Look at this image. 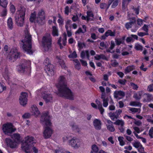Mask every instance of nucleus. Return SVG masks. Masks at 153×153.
I'll return each mask as SVG.
<instances>
[{
	"instance_id": "f257e3e1",
	"label": "nucleus",
	"mask_w": 153,
	"mask_h": 153,
	"mask_svg": "<svg viewBox=\"0 0 153 153\" xmlns=\"http://www.w3.org/2000/svg\"><path fill=\"white\" fill-rule=\"evenodd\" d=\"M56 86L58 89V91L56 93L59 96L64 97L70 100L74 99V94L67 87L64 76H60L58 82L56 85Z\"/></svg>"
},
{
	"instance_id": "f03ea898",
	"label": "nucleus",
	"mask_w": 153,
	"mask_h": 153,
	"mask_svg": "<svg viewBox=\"0 0 153 153\" xmlns=\"http://www.w3.org/2000/svg\"><path fill=\"white\" fill-rule=\"evenodd\" d=\"M50 119L48 112H45L43 113L40 120L42 123L45 126L43 134L44 138L46 139L50 138L53 132L51 127V123Z\"/></svg>"
},
{
	"instance_id": "7ed1b4c3",
	"label": "nucleus",
	"mask_w": 153,
	"mask_h": 153,
	"mask_svg": "<svg viewBox=\"0 0 153 153\" xmlns=\"http://www.w3.org/2000/svg\"><path fill=\"white\" fill-rule=\"evenodd\" d=\"M25 38L20 42L21 47L23 51L27 53L31 54L33 52L31 47V37L28 30L25 31Z\"/></svg>"
},
{
	"instance_id": "20e7f679",
	"label": "nucleus",
	"mask_w": 153,
	"mask_h": 153,
	"mask_svg": "<svg viewBox=\"0 0 153 153\" xmlns=\"http://www.w3.org/2000/svg\"><path fill=\"white\" fill-rule=\"evenodd\" d=\"M34 138L30 136H27L25 138V140L22 144V149L26 153H31L32 150L34 153H38V149L35 147H32Z\"/></svg>"
},
{
	"instance_id": "39448f33",
	"label": "nucleus",
	"mask_w": 153,
	"mask_h": 153,
	"mask_svg": "<svg viewBox=\"0 0 153 153\" xmlns=\"http://www.w3.org/2000/svg\"><path fill=\"white\" fill-rule=\"evenodd\" d=\"M62 139L64 142L68 141V144L74 149H79L82 145V141L76 137L71 138L70 136H66L64 137Z\"/></svg>"
},
{
	"instance_id": "423d86ee",
	"label": "nucleus",
	"mask_w": 153,
	"mask_h": 153,
	"mask_svg": "<svg viewBox=\"0 0 153 153\" xmlns=\"http://www.w3.org/2000/svg\"><path fill=\"white\" fill-rule=\"evenodd\" d=\"M25 12V9L22 8L20 10H18L15 17V21L17 25L19 27H22L24 22Z\"/></svg>"
},
{
	"instance_id": "0eeeda50",
	"label": "nucleus",
	"mask_w": 153,
	"mask_h": 153,
	"mask_svg": "<svg viewBox=\"0 0 153 153\" xmlns=\"http://www.w3.org/2000/svg\"><path fill=\"white\" fill-rule=\"evenodd\" d=\"M48 90L46 87L42 88L38 91V94H41L42 97L46 103H52L54 100L53 96L51 94H48Z\"/></svg>"
},
{
	"instance_id": "6e6552de",
	"label": "nucleus",
	"mask_w": 153,
	"mask_h": 153,
	"mask_svg": "<svg viewBox=\"0 0 153 153\" xmlns=\"http://www.w3.org/2000/svg\"><path fill=\"white\" fill-rule=\"evenodd\" d=\"M51 37L50 34H47L43 37L42 44L44 51H48L51 50Z\"/></svg>"
},
{
	"instance_id": "1a4fd4ad",
	"label": "nucleus",
	"mask_w": 153,
	"mask_h": 153,
	"mask_svg": "<svg viewBox=\"0 0 153 153\" xmlns=\"http://www.w3.org/2000/svg\"><path fill=\"white\" fill-rule=\"evenodd\" d=\"M2 130L5 134L10 135L14 132L16 129L12 123H8L3 125Z\"/></svg>"
},
{
	"instance_id": "9d476101",
	"label": "nucleus",
	"mask_w": 153,
	"mask_h": 153,
	"mask_svg": "<svg viewBox=\"0 0 153 153\" xmlns=\"http://www.w3.org/2000/svg\"><path fill=\"white\" fill-rule=\"evenodd\" d=\"M31 62L29 60H23L21 64L17 66L18 71L21 73H24L25 69L27 68L29 70L31 69Z\"/></svg>"
},
{
	"instance_id": "9b49d317",
	"label": "nucleus",
	"mask_w": 153,
	"mask_h": 153,
	"mask_svg": "<svg viewBox=\"0 0 153 153\" xmlns=\"http://www.w3.org/2000/svg\"><path fill=\"white\" fill-rule=\"evenodd\" d=\"M28 94L25 92H22L19 97V101L20 104L24 106L27 104L28 101Z\"/></svg>"
},
{
	"instance_id": "f8f14e48",
	"label": "nucleus",
	"mask_w": 153,
	"mask_h": 153,
	"mask_svg": "<svg viewBox=\"0 0 153 153\" xmlns=\"http://www.w3.org/2000/svg\"><path fill=\"white\" fill-rule=\"evenodd\" d=\"M19 55V53L16 48L12 49L9 53L8 57L9 59L14 61V60L17 58Z\"/></svg>"
},
{
	"instance_id": "ddd939ff",
	"label": "nucleus",
	"mask_w": 153,
	"mask_h": 153,
	"mask_svg": "<svg viewBox=\"0 0 153 153\" xmlns=\"http://www.w3.org/2000/svg\"><path fill=\"white\" fill-rule=\"evenodd\" d=\"M37 16L39 23L41 24L45 19V13L44 11L42 9L39 10L38 12Z\"/></svg>"
},
{
	"instance_id": "4468645a",
	"label": "nucleus",
	"mask_w": 153,
	"mask_h": 153,
	"mask_svg": "<svg viewBox=\"0 0 153 153\" xmlns=\"http://www.w3.org/2000/svg\"><path fill=\"white\" fill-rule=\"evenodd\" d=\"M30 111L32 115L36 117H38L40 114L38 108L35 105H33L31 106Z\"/></svg>"
},
{
	"instance_id": "2eb2a0df",
	"label": "nucleus",
	"mask_w": 153,
	"mask_h": 153,
	"mask_svg": "<svg viewBox=\"0 0 153 153\" xmlns=\"http://www.w3.org/2000/svg\"><path fill=\"white\" fill-rule=\"evenodd\" d=\"M116 125L119 126L118 129L121 132H123L124 131V125L125 122L122 120H117L114 123Z\"/></svg>"
},
{
	"instance_id": "dca6fc26",
	"label": "nucleus",
	"mask_w": 153,
	"mask_h": 153,
	"mask_svg": "<svg viewBox=\"0 0 153 153\" xmlns=\"http://www.w3.org/2000/svg\"><path fill=\"white\" fill-rule=\"evenodd\" d=\"M67 42L66 35V34H64L62 37H60L58 41V43L59 45L60 48L62 49L63 46H65Z\"/></svg>"
},
{
	"instance_id": "f3484780",
	"label": "nucleus",
	"mask_w": 153,
	"mask_h": 153,
	"mask_svg": "<svg viewBox=\"0 0 153 153\" xmlns=\"http://www.w3.org/2000/svg\"><path fill=\"white\" fill-rule=\"evenodd\" d=\"M53 68V66L52 65H50L45 66V70L48 76H52L54 75Z\"/></svg>"
},
{
	"instance_id": "a211bd4d",
	"label": "nucleus",
	"mask_w": 153,
	"mask_h": 153,
	"mask_svg": "<svg viewBox=\"0 0 153 153\" xmlns=\"http://www.w3.org/2000/svg\"><path fill=\"white\" fill-rule=\"evenodd\" d=\"M6 142L7 145L12 148H16L18 144L17 142L13 141L8 138L6 139Z\"/></svg>"
},
{
	"instance_id": "6ab92c4d",
	"label": "nucleus",
	"mask_w": 153,
	"mask_h": 153,
	"mask_svg": "<svg viewBox=\"0 0 153 153\" xmlns=\"http://www.w3.org/2000/svg\"><path fill=\"white\" fill-rule=\"evenodd\" d=\"M125 95V93L121 91H116L114 92V97L118 100L122 99Z\"/></svg>"
},
{
	"instance_id": "aec40b11",
	"label": "nucleus",
	"mask_w": 153,
	"mask_h": 153,
	"mask_svg": "<svg viewBox=\"0 0 153 153\" xmlns=\"http://www.w3.org/2000/svg\"><path fill=\"white\" fill-rule=\"evenodd\" d=\"M30 20L32 22L39 23L38 20L37 18L36 13V11H34L31 13Z\"/></svg>"
},
{
	"instance_id": "412c9836",
	"label": "nucleus",
	"mask_w": 153,
	"mask_h": 153,
	"mask_svg": "<svg viewBox=\"0 0 153 153\" xmlns=\"http://www.w3.org/2000/svg\"><path fill=\"white\" fill-rule=\"evenodd\" d=\"M133 146L136 148H138L139 151L143 152L144 151V148L140 143L139 142H135L132 143Z\"/></svg>"
},
{
	"instance_id": "4be33fe9",
	"label": "nucleus",
	"mask_w": 153,
	"mask_h": 153,
	"mask_svg": "<svg viewBox=\"0 0 153 153\" xmlns=\"http://www.w3.org/2000/svg\"><path fill=\"white\" fill-rule=\"evenodd\" d=\"M120 1V0H109L108 1V6L107 9L111 4H112L111 6V8H115L118 5Z\"/></svg>"
},
{
	"instance_id": "5701e85b",
	"label": "nucleus",
	"mask_w": 153,
	"mask_h": 153,
	"mask_svg": "<svg viewBox=\"0 0 153 153\" xmlns=\"http://www.w3.org/2000/svg\"><path fill=\"white\" fill-rule=\"evenodd\" d=\"M108 124H107V129L111 132H113L115 129L114 126L113 125V123L110 120H107Z\"/></svg>"
},
{
	"instance_id": "b1692460",
	"label": "nucleus",
	"mask_w": 153,
	"mask_h": 153,
	"mask_svg": "<svg viewBox=\"0 0 153 153\" xmlns=\"http://www.w3.org/2000/svg\"><path fill=\"white\" fill-rule=\"evenodd\" d=\"M144 92L143 91H138L135 93L133 96V97L136 100H140L143 96Z\"/></svg>"
},
{
	"instance_id": "393cba45",
	"label": "nucleus",
	"mask_w": 153,
	"mask_h": 153,
	"mask_svg": "<svg viewBox=\"0 0 153 153\" xmlns=\"http://www.w3.org/2000/svg\"><path fill=\"white\" fill-rule=\"evenodd\" d=\"M143 96V98L142 99V100L144 102H148L150 100H151L152 99V96L151 95L145 93L144 92Z\"/></svg>"
},
{
	"instance_id": "a878e982",
	"label": "nucleus",
	"mask_w": 153,
	"mask_h": 153,
	"mask_svg": "<svg viewBox=\"0 0 153 153\" xmlns=\"http://www.w3.org/2000/svg\"><path fill=\"white\" fill-rule=\"evenodd\" d=\"M93 124L95 128L97 130H100L101 128V123L100 121L97 119L94 120Z\"/></svg>"
},
{
	"instance_id": "bb28decb",
	"label": "nucleus",
	"mask_w": 153,
	"mask_h": 153,
	"mask_svg": "<svg viewBox=\"0 0 153 153\" xmlns=\"http://www.w3.org/2000/svg\"><path fill=\"white\" fill-rule=\"evenodd\" d=\"M12 137L14 141L17 142L18 144L19 143L21 138V136L18 133L14 134L12 135Z\"/></svg>"
},
{
	"instance_id": "cd10ccee",
	"label": "nucleus",
	"mask_w": 153,
	"mask_h": 153,
	"mask_svg": "<svg viewBox=\"0 0 153 153\" xmlns=\"http://www.w3.org/2000/svg\"><path fill=\"white\" fill-rule=\"evenodd\" d=\"M56 59L59 62L61 67L62 68H65L66 66L63 60L62 59V58L60 56H57Z\"/></svg>"
},
{
	"instance_id": "c85d7f7f",
	"label": "nucleus",
	"mask_w": 153,
	"mask_h": 153,
	"mask_svg": "<svg viewBox=\"0 0 153 153\" xmlns=\"http://www.w3.org/2000/svg\"><path fill=\"white\" fill-rule=\"evenodd\" d=\"M125 37L123 36L122 38H116L115 42L117 45H120L121 44H123L124 42Z\"/></svg>"
},
{
	"instance_id": "c756f323",
	"label": "nucleus",
	"mask_w": 153,
	"mask_h": 153,
	"mask_svg": "<svg viewBox=\"0 0 153 153\" xmlns=\"http://www.w3.org/2000/svg\"><path fill=\"white\" fill-rule=\"evenodd\" d=\"M96 102L98 105V109L100 111L101 113L102 114L104 111V109L102 107L101 102L97 100H96Z\"/></svg>"
},
{
	"instance_id": "7c9ffc66",
	"label": "nucleus",
	"mask_w": 153,
	"mask_h": 153,
	"mask_svg": "<svg viewBox=\"0 0 153 153\" xmlns=\"http://www.w3.org/2000/svg\"><path fill=\"white\" fill-rule=\"evenodd\" d=\"M103 94V93H102L101 97V98L102 99V104L104 107H106L108 105V98H105Z\"/></svg>"
},
{
	"instance_id": "2f4dec72",
	"label": "nucleus",
	"mask_w": 153,
	"mask_h": 153,
	"mask_svg": "<svg viewBox=\"0 0 153 153\" xmlns=\"http://www.w3.org/2000/svg\"><path fill=\"white\" fill-rule=\"evenodd\" d=\"M131 0H122V8L123 10H125L127 8V6Z\"/></svg>"
},
{
	"instance_id": "473e14b6",
	"label": "nucleus",
	"mask_w": 153,
	"mask_h": 153,
	"mask_svg": "<svg viewBox=\"0 0 153 153\" xmlns=\"http://www.w3.org/2000/svg\"><path fill=\"white\" fill-rule=\"evenodd\" d=\"M94 58L95 59L97 60H99L101 59L107 60V58L106 56L102 54H97L94 56Z\"/></svg>"
},
{
	"instance_id": "72a5a7b5",
	"label": "nucleus",
	"mask_w": 153,
	"mask_h": 153,
	"mask_svg": "<svg viewBox=\"0 0 153 153\" xmlns=\"http://www.w3.org/2000/svg\"><path fill=\"white\" fill-rule=\"evenodd\" d=\"M136 20L135 18H133L132 21L129 22L127 23L125 25V27L127 29H128L131 27L132 25L135 22Z\"/></svg>"
},
{
	"instance_id": "f704fd0d",
	"label": "nucleus",
	"mask_w": 153,
	"mask_h": 153,
	"mask_svg": "<svg viewBox=\"0 0 153 153\" xmlns=\"http://www.w3.org/2000/svg\"><path fill=\"white\" fill-rule=\"evenodd\" d=\"M7 22L8 27L10 30H12L13 27L12 19L11 17H9L7 19Z\"/></svg>"
},
{
	"instance_id": "c9c22d12",
	"label": "nucleus",
	"mask_w": 153,
	"mask_h": 153,
	"mask_svg": "<svg viewBox=\"0 0 153 153\" xmlns=\"http://www.w3.org/2000/svg\"><path fill=\"white\" fill-rule=\"evenodd\" d=\"M142 104L138 101H131L129 104V105L133 106H138L141 107L142 106Z\"/></svg>"
},
{
	"instance_id": "e433bc0d",
	"label": "nucleus",
	"mask_w": 153,
	"mask_h": 153,
	"mask_svg": "<svg viewBox=\"0 0 153 153\" xmlns=\"http://www.w3.org/2000/svg\"><path fill=\"white\" fill-rule=\"evenodd\" d=\"M135 68V67L133 65L128 66L125 70V73L127 74L130 72L131 71L134 69Z\"/></svg>"
},
{
	"instance_id": "4c0bfd02",
	"label": "nucleus",
	"mask_w": 153,
	"mask_h": 153,
	"mask_svg": "<svg viewBox=\"0 0 153 153\" xmlns=\"http://www.w3.org/2000/svg\"><path fill=\"white\" fill-rule=\"evenodd\" d=\"M81 56L82 58L86 56L88 59H89V55L88 51H82L81 54Z\"/></svg>"
},
{
	"instance_id": "58836bf2",
	"label": "nucleus",
	"mask_w": 153,
	"mask_h": 153,
	"mask_svg": "<svg viewBox=\"0 0 153 153\" xmlns=\"http://www.w3.org/2000/svg\"><path fill=\"white\" fill-rule=\"evenodd\" d=\"M71 22V21H67L66 23V25H65V27L67 30V35L68 37H70L71 36L72 33L71 31L68 30V26H69V24Z\"/></svg>"
},
{
	"instance_id": "ea45409f",
	"label": "nucleus",
	"mask_w": 153,
	"mask_h": 153,
	"mask_svg": "<svg viewBox=\"0 0 153 153\" xmlns=\"http://www.w3.org/2000/svg\"><path fill=\"white\" fill-rule=\"evenodd\" d=\"M87 20L88 21L90 20H92L94 16L92 12L91 11H88L87 12Z\"/></svg>"
},
{
	"instance_id": "a19ab883",
	"label": "nucleus",
	"mask_w": 153,
	"mask_h": 153,
	"mask_svg": "<svg viewBox=\"0 0 153 153\" xmlns=\"http://www.w3.org/2000/svg\"><path fill=\"white\" fill-rule=\"evenodd\" d=\"M91 149V153H97L99 151L98 148L95 145H94L92 146Z\"/></svg>"
},
{
	"instance_id": "79ce46f5",
	"label": "nucleus",
	"mask_w": 153,
	"mask_h": 153,
	"mask_svg": "<svg viewBox=\"0 0 153 153\" xmlns=\"http://www.w3.org/2000/svg\"><path fill=\"white\" fill-rule=\"evenodd\" d=\"M52 35L53 36H58L59 35L58 29L56 27H53Z\"/></svg>"
},
{
	"instance_id": "37998d69",
	"label": "nucleus",
	"mask_w": 153,
	"mask_h": 153,
	"mask_svg": "<svg viewBox=\"0 0 153 153\" xmlns=\"http://www.w3.org/2000/svg\"><path fill=\"white\" fill-rule=\"evenodd\" d=\"M128 108L129 110L131 111L132 113L138 112L139 113L140 111V108H137L130 107H128Z\"/></svg>"
},
{
	"instance_id": "c03bdc74",
	"label": "nucleus",
	"mask_w": 153,
	"mask_h": 153,
	"mask_svg": "<svg viewBox=\"0 0 153 153\" xmlns=\"http://www.w3.org/2000/svg\"><path fill=\"white\" fill-rule=\"evenodd\" d=\"M115 34V32H112L110 30H108L105 34V35L106 37H108L109 36H114Z\"/></svg>"
},
{
	"instance_id": "a18cd8bd",
	"label": "nucleus",
	"mask_w": 153,
	"mask_h": 153,
	"mask_svg": "<svg viewBox=\"0 0 153 153\" xmlns=\"http://www.w3.org/2000/svg\"><path fill=\"white\" fill-rule=\"evenodd\" d=\"M75 67L76 68L79 70L80 68V64L79 62L77 59L74 60Z\"/></svg>"
},
{
	"instance_id": "49530a36",
	"label": "nucleus",
	"mask_w": 153,
	"mask_h": 153,
	"mask_svg": "<svg viewBox=\"0 0 153 153\" xmlns=\"http://www.w3.org/2000/svg\"><path fill=\"white\" fill-rule=\"evenodd\" d=\"M118 139L120 146H123L125 144V143L123 141L124 138L123 137H118Z\"/></svg>"
},
{
	"instance_id": "de8ad7c7",
	"label": "nucleus",
	"mask_w": 153,
	"mask_h": 153,
	"mask_svg": "<svg viewBox=\"0 0 153 153\" xmlns=\"http://www.w3.org/2000/svg\"><path fill=\"white\" fill-rule=\"evenodd\" d=\"M8 4V2L6 0H1L0 5L2 7H5Z\"/></svg>"
},
{
	"instance_id": "09e8293b",
	"label": "nucleus",
	"mask_w": 153,
	"mask_h": 153,
	"mask_svg": "<svg viewBox=\"0 0 153 153\" xmlns=\"http://www.w3.org/2000/svg\"><path fill=\"white\" fill-rule=\"evenodd\" d=\"M78 44L79 49V50H81L83 48H85L86 47L85 44L83 42H78Z\"/></svg>"
},
{
	"instance_id": "8fccbe9b",
	"label": "nucleus",
	"mask_w": 153,
	"mask_h": 153,
	"mask_svg": "<svg viewBox=\"0 0 153 153\" xmlns=\"http://www.w3.org/2000/svg\"><path fill=\"white\" fill-rule=\"evenodd\" d=\"M109 116L112 120H114L118 117L115 113H110L109 114Z\"/></svg>"
},
{
	"instance_id": "3c124183",
	"label": "nucleus",
	"mask_w": 153,
	"mask_h": 153,
	"mask_svg": "<svg viewBox=\"0 0 153 153\" xmlns=\"http://www.w3.org/2000/svg\"><path fill=\"white\" fill-rule=\"evenodd\" d=\"M110 103L111 104L109 106V109L110 110H114L115 108V106L114 105V102L112 99L111 100V101L110 102Z\"/></svg>"
},
{
	"instance_id": "603ef678",
	"label": "nucleus",
	"mask_w": 153,
	"mask_h": 153,
	"mask_svg": "<svg viewBox=\"0 0 153 153\" xmlns=\"http://www.w3.org/2000/svg\"><path fill=\"white\" fill-rule=\"evenodd\" d=\"M68 56L70 59H74L76 58L77 55L76 52L74 51L72 53H70Z\"/></svg>"
},
{
	"instance_id": "864d4df0",
	"label": "nucleus",
	"mask_w": 153,
	"mask_h": 153,
	"mask_svg": "<svg viewBox=\"0 0 153 153\" xmlns=\"http://www.w3.org/2000/svg\"><path fill=\"white\" fill-rule=\"evenodd\" d=\"M135 48L137 50L142 51L143 50V46L138 43H136L135 45Z\"/></svg>"
},
{
	"instance_id": "5fc2aeb1",
	"label": "nucleus",
	"mask_w": 153,
	"mask_h": 153,
	"mask_svg": "<svg viewBox=\"0 0 153 153\" xmlns=\"http://www.w3.org/2000/svg\"><path fill=\"white\" fill-rule=\"evenodd\" d=\"M58 17L59 19L57 20L59 24V25H62L63 23V19L61 15L59 14L58 15Z\"/></svg>"
},
{
	"instance_id": "6e6d98bb",
	"label": "nucleus",
	"mask_w": 153,
	"mask_h": 153,
	"mask_svg": "<svg viewBox=\"0 0 153 153\" xmlns=\"http://www.w3.org/2000/svg\"><path fill=\"white\" fill-rule=\"evenodd\" d=\"M71 10L69 7L68 6H66L64 8L65 14L68 15Z\"/></svg>"
},
{
	"instance_id": "4d7b16f0",
	"label": "nucleus",
	"mask_w": 153,
	"mask_h": 153,
	"mask_svg": "<svg viewBox=\"0 0 153 153\" xmlns=\"http://www.w3.org/2000/svg\"><path fill=\"white\" fill-rule=\"evenodd\" d=\"M4 77V79H5L7 80V81H8V82H10H10H8V83H12V84H15V83L14 82H11V79H10L8 76V75L7 74H5V75H3Z\"/></svg>"
},
{
	"instance_id": "13d9d810",
	"label": "nucleus",
	"mask_w": 153,
	"mask_h": 153,
	"mask_svg": "<svg viewBox=\"0 0 153 153\" xmlns=\"http://www.w3.org/2000/svg\"><path fill=\"white\" fill-rule=\"evenodd\" d=\"M149 134L151 138H153V127L150 128L149 131Z\"/></svg>"
},
{
	"instance_id": "bf43d9fd",
	"label": "nucleus",
	"mask_w": 153,
	"mask_h": 153,
	"mask_svg": "<svg viewBox=\"0 0 153 153\" xmlns=\"http://www.w3.org/2000/svg\"><path fill=\"white\" fill-rule=\"evenodd\" d=\"M5 89V87L4 86V84L0 82V93L2 92Z\"/></svg>"
},
{
	"instance_id": "052dcab7",
	"label": "nucleus",
	"mask_w": 153,
	"mask_h": 153,
	"mask_svg": "<svg viewBox=\"0 0 153 153\" xmlns=\"http://www.w3.org/2000/svg\"><path fill=\"white\" fill-rule=\"evenodd\" d=\"M145 117L146 118L147 121L149 122H150L152 124H153V120L149 118H151V117L149 115H146L145 116Z\"/></svg>"
},
{
	"instance_id": "680f3d73",
	"label": "nucleus",
	"mask_w": 153,
	"mask_h": 153,
	"mask_svg": "<svg viewBox=\"0 0 153 153\" xmlns=\"http://www.w3.org/2000/svg\"><path fill=\"white\" fill-rule=\"evenodd\" d=\"M44 64L46 66L47 65H51L50 64L49 59L48 58H46L44 60Z\"/></svg>"
},
{
	"instance_id": "e2e57ef3",
	"label": "nucleus",
	"mask_w": 153,
	"mask_h": 153,
	"mask_svg": "<svg viewBox=\"0 0 153 153\" xmlns=\"http://www.w3.org/2000/svg\"><path fill=\"white\" fill-rule=\"evenodd\" d=\"M10 10L11 12L14 13L15 12L16 9L14 6L13 5H11L10 7Z\"/></svg>"
},
{
	"instance_id": "0e129e2a",
	"label": "nucleus",
	"mask_w": 153,
	"mask_h": 153,
	"mask_svg": "<svg viewBox=\"0 0 153 153\" xmlns=\"http://www.w3.org/2000/svg\"><path fill=\"white\" fill-rule=\"evenodd\" d=\"M138 35L140 36H143L145 35H148L149 34L148 33L138 32Z\"/></svg>"
},
{
	"instance_id": "69168bd1",
	"label": "nucleus",
	"mask_w": 153,
	"mask_h": 153,
	"mask_svg": "<svg viewBox=\"0 0 153 153\" xmlns=\"http://www.w3.org/2000/svg\"><path fill=\"white\" fill-rule=\"evenodd\" d=\"M133 9L136 15H138L139 14V7H137L136 8H134V7H133Z\"/></svg>"
},
{
	"instance_id": "338daca9",
	"label": "nucleus",
	"mask_w": 153,
	"mask_h": 153,
	"mask_svg": "<svg viewBox=\"0 0 153 153\" xmlns=\"http://www.w3.org/2000/svg\"><path fill=\"white\" fill-rule=\"evenodd\" d=\"M111 65L113 66H116L118 65V63L117 62V61L115 60H113L111 61Z\"/></svg>"
},
{
	"instance_id": "774afa93",
	"label": "nucleus",
	"mask_w": 153,
	"mask_h": 153,
	"mask_svg": "<svg viewBox=\"0 0 153 153\" xmlns=\"http://www.w3.org/2000/svg\"><path fill=\"white\" fill-rule=\"evenodd\" d=\"M147 90L149 91H153V84L149 85L148 87Z\"/></svg>"
}]
</instances>
